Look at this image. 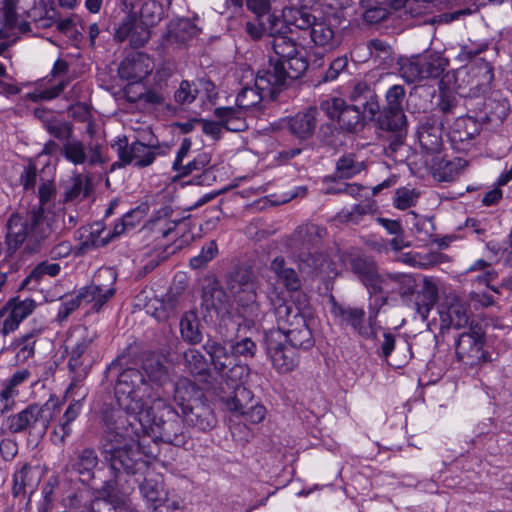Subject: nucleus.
<instances>
[{"instance_id":"55","label":"nucleus","mask_w":512,"mask_h":512,"mask_svg":"<svg viewBox=\"0 0 512 512\" xmlns=\"http://www.w3.org/2000/svg\"><path fill=\"white\" fill-rule=\"evenodd\" d=\"M265 97H269V95H266L264 91L257 89L256 86H245L240 90L236 97V106L240 108V110L248 111L249 109L259 105Z\"/></svg>"},{"instance_id":"61","label":"nucleus","mask_w":512,"mask_h":512,"mask_svg":"<svg viewBox=\"0 0 512 512\" xmlns=\"http://www.w3.org/2000/svg\"><path fill=\"white\" fill-rule=\"evenodd\" d=\"M473 77L479 78L476 87L484 92L490 88L492 81L494 80V71L490 63L482 61L475 67L471 68Z\"/></svg>"},{"instance_id":"32","label":"nucleus","mask_w":512,"mask_h":512,"mask_svg":"<svg viewBox=\"0 0 512 512\" xmlns=\"http://www.w3.org/2000/svg\"><path fill=\"white\" fill-rule=\"evenodd\" d=\"M36 308V302L31 298L21 300L19 297L11 299L7 303V314L4 309L0 310V319L4 317L3 330L4 335L14 332L20 323L28 317Z\"/></svg>"},{"instance_id":"11","label":"nucleus","mask_w":512,"mask_h":512,"mask_svg":"<svg viewBox=\"0 0 512 512\" xmlns=\"http://www.w3.org/2000/svg\"><path fill=\"white\" fill-rule=\"evenodd\" d=\"M303 74V62L296 59L291 66H287L269 57L267 65L257 72L254 84L274 99L288 85L289 80H296Z\"/></svg>"},{"instance_id":"64","label":"nucleus","mask_w":512,"mask_h":512,"mask_svg":"<svg viewBox=\"0 0 512 512\" xmlns=\"http://www.w3.org/2000/svg\"><path fill=\"white\" fill-rule=\"evenodd\" d=\"M371 58L379 60V62H387L392 59V47L384 40L371 39L367 42Z\"/></svg>"},{"instance_id":"45","label":"nucleus","mask_w":512,"mask_h":512,"mask_svg":"<svg viewBox=\"0 0 512 512\" xmlns=\"http://www.w3.org/2000/svg\"><path fill=\"white\" fill-rule=\"evenodd\" d=\"M245 113L246 111L240 110L238 107H217L214 110L215 117L226 130L232 132H241L248 127Z\"/></svg>"},{"instance_id":"34","label":"nucleus","mask_w":512,"mask_h":512,"mask_svg":"<svg viewBox=\"0 0 512 512\" xmlns=\"http://www.w3.org/2000/svg\"><path fill=\"white\" fill-rule=\"evenodd\" d=\"M273 53L269 55L270 58L283 62L287 66H291L294 60L303 62L304 72L308 69V62L304 54L298 49L297 43L290 37L277 34L273 35L271 41Z\"/></svg>"},{"instance_id":"24","label":"nucleus","mask_w":512,"mask_h":512,"mask_svg":"<svg viewBox=\"0 0 512 512\" xmlns=\"http://www.w3.org/2000/svg\"><path fill=\"white\" fill-rule=\"evenodd\" d=\"M11 5L18 16V23L29 21L24 17L36 23L38 27L49 28L56 19V9L53 6L48 7L44 0H15ZM31 28L29 27V32Z\"/></svg>"},{"instance_id":"5","label":"nucleus","mask_w":512,"mask_h":512,"mask_svg":"<svg viewBox=\"0 0 512 512\" xmlns=\"http://www.w3.org/2000/svg\"><path fill=\"white\" fill-rule=\"evenodd\" d=\"M149 423H145L144 435L157 438L174 446H184L189 439L184 429V418L164 399H155L146 409Z\"/></svg>"},{"instance_id":"46","label":"nucleus","mask_w":512,"mask_h":512,"mask_svg":"<svg viewBox=\"0 0 512 512\" xmlns=\"http://www.w3.org/2000/svg\"><path fill=\"white\" fill-rule=\"evenodd\" d=\"M285 342L295 349L308 350L314 346V338L307 321L283 332Z\"/></svg>"},{"instance_id":"18","label":"nucleus","mask_w":512,"mask_h":512,"mask_svg":"<svg viewBox=\"0 0 512 512\" xmlns=\"http://www.w3.org/2000/svg\"><path fill=\"white\" fill-rule=\"evenodd\" d=\"M264 344L271 365L279 374H288L298 367L299 351L285 342L281 331L266 332Z\"/></svg>"},{"instance_id":"28","label":"nucleus","mask_w":512,"mask_h":512,"mask_svg":"<svg viewBox=\"0 0 512 512\" xmlns=\"http://www.w3.org/2000/svg\"><path fill=\"white\" fill-rule=\"evenodd\" d=\"M416 287L415 279L406 273H385L380 274L372 294L385 295V299L392 294L402 297L412 295Z\"/></svg>"},{"instance_id":"12","label":"nucleus","mask_w":512,"mask_h":512,"mask_svg":"<svg viewBox=\"0 0 512 512\" xmlns=\"http://www.w3.org/2000/svg\"><path fill=\"white\" fill-rule=\"evenodd\" d=\"M399 73L408 84L442 76L449 60L438 52H425L410 58L400 59Z\"/></svg>"},{"instance_id":"35","label":"nucleus","mask_w":512,"mask_h":512,"mask_svg":"<svg viewBox=\"0 0 512 512\" xmlns=\"http://www.w3.org/2000/svg\"><path fill=\"white\" fill-rule=\"evenodd\" d=\"M31 377V372L24 368L14 372L6 379L0 390V415L13 409L15 399L19 396V386L27 382Z\"/></svg>"},{"instance_id":"63","label":"nucleus","mask_w":512,"mask_h":512,"mask_svg":"<svg viewBox=\"0 0 512 512\" xmlns=\"http://www.w3.org/2000/svg\"><path fill=\"white\" fill-rule=\"evenodd\" d=\"M0 9L4 11V25L6 28L17 29L21 33H26L29 30L27 22L18 23V16L11 5V0H0Z\"/></svg>"},{"instance_id":"22","label":"nucleus","mask_w":512,"mask_h":512,"mask_svg":"<svg viewBox=\"0 0 512 512\" xmlns=\"http://www.w3.org/2000/svg\"><path fill=\"white\" fill-rule=\"evenodd\" d=\"M144 215L145 209L140 206L129 210L115 223L113 230L109 231L105 236H101L100 231H92L81 243L82 248L89 250L107 245L113 238L135 228L144 218Z\"/></svg>"},{"instance_id":"15","label":"nucleus","mask_w":512,"mask_h":512,"mask_svg":"<svg viewBox=\"0 0 512 512\" xmlns=\"http://www.w3.org/2000/svg\"><path fill=\"white\" fill-rule=\"evenodd\" d=\"M283 19L288 26H295L300 30L310 29L311 40L319 47L332 49L337 44L331 25L325 21L317 22L310 11L283 9Z\"/></svg>"},{"instance_id":"43","label":"nucleus","mask_w":512,"mask_h":512,"mask_svg":"<svg viewBox=\"0 0 512 512\" xmlns=\"http://www.w3.org/2000/svg\"><path fill=\"white\" fill-rule=\"evenodd\" d=\"M172 209L169 206L162 207L154 213L152 218L147 223L146 227L149 229L156 238H168L172 235L178 222L171 220Z\"/></svg>"},{"instance_id":"21","label":"nucleus","mask_w":512,"mask_h":512,"mask_svg":"<svg viewBox=\"0 0 512 512\" xmlns=\"http://www.w3.org/2000/svg\"><path fill=\"white\" fill-rule=\"evenodd\" d=\"M485 333L480 324L469 325L467 331L460 333L455 343L457 360L464 365L474 367L487 360L484 350Z\"/></svg>"},{"instance_id":"42","label":"nucleus","mask_w":512,"mask_h":512,"mask_svg":"<svg viewBox=\"0 0 512 512\" xmlns=\"http://www.w3.org/2000/svg\"><path fill=\"white\" fill-rule=\"evenodd\" d=\"M482 129V124L473 117L461 116L458 117L451 126L449 137L451 142L465 143L473 140L479 135Z\"/></svg>"},{"instance_id":"10","label":"nucleus","mask_w":512,"mask_h":512,"mask_svg":"<svg viewBox=\"0 0 512 512\" xmlns=\"http://www.w3.org/2000/svg\"><path fill=\"white\" fill-rule=\"evenodd\" d=\"M116 152L121 166L134 164L137 168H145L152 165L158 156H166L170 153L172 146L167 142L145 144L135 140L128 143L126 136H118L111 144Z\"/></svg>"},{"instance_id":"40","label":"nucleus","mask_w":512,"mask_h":512,"mask_svg":"<svg viewBox=\"0 0 512 512\" xmlns=\"http://www.w3.org/2000/svg\"><path fill=\"white\" fill-rule=\"evenodd\" d=\"M365 168V163L358 160L356 154L345 153L336 161L334 173L330 176H326L324 181L334 182L337 180L352 179L365 170Z\"/></svg>"},{"instance_id":"30","label":"nucleus","mask_w":512,"mask_h":512,"mask_svg":"<svg viewBox=\"0 0 512 512\" xmlns=\"http://www.w3.org/2000/svg\"><path fill=\"white\" fill-rule=\"evenodd\" d=\"M153 70L151 58L144 52H131L120 63L118 74L121 79L137 83L146 78Z\"/></svg>"},{"instance_id":"25","label":"nucleus","mask_w":512,"mask_h":512,"mask_svg":"<svg viewBox=\"0 0 512 512\" xmlns=\"http://www.w3.org/2000/svg\"><path fill=\"white\" fill-rule=\"evenodd\" d=\"M299 297L302 299H298V304L294 301L287 302L279 298L272 302L278 328L271 329L270 331H281L283 333L284 331L307 321L308 300L304 294L299 295Z\"/></svg>"},{"instance_id":"2","label":"nucleus","mask_w":512,"mask_h":512,"mask_svg":"<svg viewBox=\"0 0 512 512\" xmlns=\"http://www.w3.org/2000/svg\"><path fill=\"white\" fill-rule=\"evenodd\" d=\"M142 441L140 438L101 445L102 455L111 472V478L104 481L99 489L101 496L111 498L116 491L128 495L141 476L148 472L149 461L146 457L153 453L142 450Z\"/></svg>"},{"instance_id":"23","label":"nucleus","mask_w":512,"mask_h":512,"mask_svg":"<svg viewBox=\"0 0 512 512\" xmlns=\"http://www.w3.org/2000/svg\"><path fill=\"white\" fill-rule=\"evenodd\" d=\"M347 99L354 107L368 115V120L375 121L379 109L380 98L376 91V83L365 79L354 80L350 84Z\"/></svg>"},{"instance_id":"3","label":"nucleus","mask_w":512,"mask_h":512,"mask_svg":"<svg viewBox=\"0 0 512 512\" xmlns=\"http://www.w3.org/2000/svg\"><path fill=\"white\" fill-rule=\"evenodd\" d=\"M130 347L118 355L106 368L105 377L112 372L117 373L114 395L118 406L132 413L148 409L146 398L150 397L152 386L145 378L142 370L131 367Z\"/></svg>"},{"instance_id":"29","label":"nucleus","mask_w":512,"mask_h":512,"mask_svg":"<svg viewBox=\"0 0 512 512\" xmlns=\"http://www.w3.org/2000/svg\"><path fill=\"white\" fill-rule=\"evenodd\" d=\"M440 319V332L465 328L469 323V315L466 306L458 299H446L438 306Z\"/></svg>"},{"instance_id":"7","label":"nucleus","mask_w":512,"mask_h":512,"mask_svg":"<svg viewBox=\"0 0 512 512\" xmlns=\"http://www.w3.org/2000/svg\"><path fill=\"white\" fill-rule=\"evenodd\" d=\"M146 409L141 412L124 411L120 407L106 410L103 416L104 432L101 445L108 442H123L140 439L145 432V423H149Z\"/></svg>"},{"instance_id":"59","label":"nucleus","mask_w":512,"mask_h":512,"mask_svg":"<svg viewBox=\"0 0 512 512\" xmlns=\"http://www.w3.org/2000/svg\"><path fill=\"white\" fill-rule=\"evenodd\" d=\"M64 157L74 165L84 164L87 160V154L83 143L79 140H68L62 147Z\"/></svg>"},{"instance_id":"19","label":"nucleus","mask_w":512,"mask_h":512,"mask_svg":"<svg viewBox=\"0 0 512 512\" xmlns=\"http://www.w3.org/2000/svg\"><path fill=\"white\" fill-rule=\"evenodd\" d=\"M320 109L330 120L337 122L340 130L348 133L360 131L368 119V115L362 110L338 97L322 101Z\"/></svg>"},{"instance_id":"20","label":"nucleus","mask_w":512,"mask_h":512,"mask_svg":"<svg viewBox=\"0 0 512 512\" xmlns=\"http://www.w3.org/2000/svg\"><path fill=\"white\" fill-rule=\"evenodd\" d=\"M219 374L225 379L228 389L232 390L229 394L220 396L226 409L245 407L252 399V391L244 386V381L249 375V367L236 359L234 364L229 365L223 373Z\"/></svg>"},{"instance_id":"49","label":"nucleus","mask_w":512,"mask_h":512,"mask_svg":"<svg viewBox=\"0 0 512 512\" xmlns=\"http://www.w3.org/2000/svg\"><path fill=\"white\" fill-rule=\"evenodd\" d=\"M180 333L182 339L191 345H197L202 341L203 335L200 330V321L194 310L185 312L181 317Z\"/></svg>"},{"instance_id":"51","label":"nucleus","mask_w":512,"mask_h":512,"mask_svg":"<svg viewBox=\"0 0 512 512\" xmlns=\"http://www.w3.org/2000/svg\"><path fill=\"white\" fill-rule=\"evenodd\" d=\"M467 165V161L460 157L452 160H442L439 162L434 172V177L441 182H453L459 177Z\"/></svg>"},{"instance_id":"8","label":"nucleus","mask_w":512,"mask_h":512,"mask_svg":"<svg viewBox=\"0 0 512 512\" xmlns=\"http://www.w3.org/2000/svg\"><path fill=\"white\" fill-rule=\"evenodd\" d=\"M97 339L96 331L84 327L75 343L66 346V350H69L67 367L71 379L70 388L79 386L97 361Z\"/></svg>"},{"instance_id":"62","label":"nucleus","mask_w":512,"mask_h":512,"mask_svg":"<svg viewBox=\"0 0 512 512\" xmlns=\"http://www.w3.org/2000/svg\"><path fill=\"white\" fill-rule=\"evenodd\" d=\"M231 412H236L245 417V419L251 423H259L261 422L266 415V408L264 405L254 402V396L252 395V399L245 405V407H239V409H228Z\"/></svg>"},{"instance_id":"17","label":"nucleus","mask_w":512,"mask_h":512,"mask_svg":"<svg viewBox=\"0 0 512 512\" xmlns=\"http://www.w3.org/2000/svg\"><path fill=\"white\" fill-rule=\"evenodd\" d=\"M330 312L335 324L341 329L351 330L366 339L374 335L373 322L377 313L369 315L367 318L363 307L341 304L335 301L334 298L331 301Z\"/></svg>"},{"instance_id":"58","label":"nucleus","mask_w":512,"mask_h":512,"mask_svg":"<svg viewBox=\"0 0 512 512\" xmlns=\"http://www.w3.org/2000/svg\"><path fill=\"white\" fill-rule=\"evenodd\" d=\"M183 361L186 369L192 375H205L208 372L207 361L204 355L197 349H187L183 353Z\"/></svg>"},{"instance_id":"53","label":"nucleus","mask_w":512,"mask_h":512,"mask_svg":"<svg viewBox=\"0 0 512 512\" xmlns=\"http://www.w3.org/2000/svg\"><path fill=\"white\" fill-rule=\"evenodd\" d=\"M142 372L151 385L163 386L169 381L168 368L159 359H146Z\"/></svg>"},{"instance_id":"39","label":"nucleus","mask_w":512,"mask_h":512,"mask_svg":"<svg viewBox=\"0 0 512 512\" xmlns=\"http://www.w3.org/2000/svg\"><path fill=\"white\" fill-rule=\"evenodd\" d=\"M41 332L42 329L34 328L13 339L8 350L14 353L16 363L23 364L34 357L35 345Z\"/></svg>"},{"instance_id":"56","label":"nucleus","mask_w":512,"mask_h":512,"mask_svg":"<svg viewBox=\"0 0 512 512\" xmlns=\"http://www.w3.org/2000/svg\"><path fill=\"white\" fill-rule=\"evenodd\" d=\"M255 285H257L256 278L250 269H237L227 280V287L231 293H240L243 289Z\"/></svg>"},{"instance_id":"9","label":"nucleus","mask_w":512,"mask_h":512,"mask_svg":"<svg viewBox=\"0 0 512 512\" xmlns=\"http://www.w3.org/2000/svg\"><path fill=\"white\" fill-rule=\"evenodd\" d=\"M194 391L195 384L187 378H181L174 384V398L181 400L184 422L194 430L206 433L216 427L218 420L210 404L199 400L185 403V395Z\"/></svg>"},{"instance_id":"1","label":"nucleus","mask_w":512,"mask_h":512,"mask_svg":"<svg viewBox=\"0 0 512 512\" xmlns=\"http://www.w3.org/2000/svg\"><path fill=\"white\" fill-rule=\"evenodd\" d=\"M57 191L53 180H43L38 188L39 203L25 215L12 213L6 222L4 249L6 257L13 256L21 247L27 254H37L48 247L57 233L59 223L64 222V208L50 207Z\"/></svg>"},{"instance_id":"38","label":"nucleus","mask_w":512,"mask_h":512,"mask_svg":"<svg viewBox=\"0 0 512 512\" xmlns=\"http://www.w3.org/2000/svg\"><path fill=\"white\" fill-rule=\"evenodd\" d=\"M136 484L151 510L152 506L161 501L167 493L162 475L150 471L149 467L148 472H145Z\"/></svg>"},{"instance_id":"47","label":"nucleus","mask_w":512,"mask_h":512,"mask_svg":"<svg viewBox=\"0 0 512 512\" xmlns=\"http://www.w3.org/2000/svg\"><path fill=\"white\" fill-rule=\"evenodd\" d=\"M60 270L61 267L58 263H50L47 260L42 261L30 271L23 280L21 288L35 290L45 277H56L60 273Z\"/></svg>"},{"instance_id":"60","label":"nucleus","mask_w":512,"mask_h":512,"mask_svg":"<svg viewBox=\"0 0 512 512\" xmlns=\"http://www.w3.org/2000/svg\"><path fill=\"white\" fill-rule=\"evenodd\" d=\"M420 193L409 187H400L396 189L393 198V206L399 210H406L414 207L419 199Z\"/></svg>"},{"instance_id":"31","label":"nucleus","mask_w":512,"mask_h":512,"mask_svg":"<svg viewBox=\"0 0 512 512\" xmlns=\"http://www.w3.org/2000/svg\"><path fill=\"white\" fill-rule=\"evenodd\" d=\"M99 462L96 451L92 448H85L75 452L70 457L66 468L71 474H76L83 484L90 485L94 479L95 468Z\"/></svg>"},{"instance_id":"14","label":"nucleus","mask_w":512,"mask_h":512,"mask_svg":"<svg viewBox=\"0 0 512 512\" xmlns=\"http://www.w3.org/2000/svg\"><path fill=\"white\" fill-rule=\"evenodd\" d=\"M126 15L115 29L114 39L118 42L129 41L134 48L142 47L150 38L148 26L141 19V0H123Z\"/></svg>"},{"instance_id":"52","label":"nucleus","mask_w":512,"mask_h":512,"mask_svg":"<svg viewBox=\"0 0 512 512\" xmlns=\"http://www.w3.org/2000/svg\"><path fill=\"white\" fill-rule=\"evenodd\" d=\"M229 297L222 287L216 284H209L203 288L202 305L207 310L220 311L226 309Z\"/></svg>"},{"instance_id":"44","label":"nucleus","mask_w":512,"mask_h":512,"mask_svg":"<svg viewBox=\"0 0 512 512\" xmlns=\"http://www.w3.org/2000/svg\"><path fill=\"white\" fill-rule=\"evenodd\" d=\"M270 270L275 274L277 281L288 291L298 292L300 290L302 283L297 272L287 266L282 256H277L272 260Z\"/></svg>"},{"instance_id":"36","label":"nucleus","mask_w":512,"mask_h":512,"mask_svg":"<svg viewBox=\"0 0 512 512\" xmlns=\"http://www.w3.org/2000/svg\"><path fill=\"white\" fill-rule=\"evenodd\" d=\"M318 110L310 107L304 112H299L287 120L288 131L300 141L310 139L317 126Z\"/></svg>"},{"instance_id":"6","label":"nucleus","mask_w":512,"mask_h":512,"mask_svg":"<svg viewBox=\"0 0 512 512\" xmlns=\"http://www.w3.org/2000/svg\"><path fill=\"white\" fill-rule=\"evenodd\" d=\"M59 411L58 400L50 398L44 404L31 403L21 411L9 415L4 420V425L11 434L43 436Z\"/></svg>"},{"instance_id":"16","label":"nucleus","mask_w":512,"mask_h":512,"mask_svg":"<svg viewBox=\"0 0 512 512\" xmlns=\"http://www.w3.org/2000/svg\"><path fill=\"white\" fill-rule=\"evenodd\" d=\"M385 103L379 109L375 119L381 130L403 131L408 126L407 117L404 112V100L406 90L403 85L395 84L389 87L385 93Z\"/></svg>"},{"instance_id":"48","label":"nucleus","mask_w":512,"mask_h":512,"mask_svg":"<svg viewBox=\"0 0 512 512\" xmlns=\"http://www.w3.org/2000/svg\"><path fill=\"white\" fill-rule=\"evenodd\" d=\"M82 406L83 405L80 400L73 401L68 405L59 421V424L53 431V436L58 438L59 443L64 444L66 438L72 434V423L80 415Z\"/></svg>"},{"instance_id":"27","label":"nucleus","mask_w":512,"mask_h":512,"mask_svg":"<svg viewBox=\"0 0 512 512\" xmlns=\"http://www.w3.org/2000/svg\"><path fill=\"white\" fill-rule=\"evenodd\" d=\"M443 122L435 114L424 116L417 129V136L421 147L428 154H435L441 151L443 145L442 133Z\"/></svg>"},{"instance_id":"54","label":"nucleus","mask_w":512,"mask_h":512,"mask_svg":"<svg viewBox=\"0 0 512 512\" xmlns=\"http://www.w3.org/2000/svg\"><path fill=\"white\" fill-rule=\"evenodd\" d=\"M257 285L243 289L240 293H231L236 302L243 307L245 317H257L259 305L257 303Z\"/></svg>"},{"instance_id":"4","label":"nucleus","mask_w":512,"mask_h":512,"mask_svg":"<svg viewBox=\"0 0 512 512\" xmlns=\"http://www.w3.org/2000/svg\"><path fill=\"white\" fill-rule=\"evenodd\" d=\"M326 228L305 223L298 226L290 237L289 248L299 269L307 274H328L332 262L329 256L321 250Z\"/></svg>"},{"instance_id":"57","label":"nucleus","mask_w":512,"mask_h":512,"mask_svg":"<svg viewBox=\"0 0 512 512\" xmlns=\"http://www.w3.org/2000/svg\"><path fill=\"white\" fill-rule=\"evenodd\" d=\"M377 210L375 201L355 204L351 210H342L340 217L348 224L358 225L366 215H373Z\"/></svg>"},{"instance_id":"26","label":"nucleus","mask_w":512,"mask_h":512,"mask_svg":"<svg viewBox=\"0 0 512 512\" xmlns=\"http://www.w3.org/2000/svg\"><path fill=\"white\" fill-rule=\"evenodd\" d=\"M379 357L394 368L405 366L412 357L411 346L408 341L397 339L391 332L383 333V341L377 350Z\"/></svg>"},{"instance_id":"33","label":"nucleus","mask_w":512,"mask_h":512,"mask_svg":"<svg viewBox=\"0 0 512 512\" xmlns=\"http://www.w3.org/2000/svg\"><path fill=\"white\" fill-rule=\"evenodd\" d=\"M61 199L63 205L77 204L92 194L93 185L90 178L82 173H74L67 180L61 182Z\"/></svg>"},{"instance_id":"50","label":"nucleus","mask_w":512,"mask_h":512,"mask_svg":"<svg viewBox=\"0 0 512 512\" xmlns=\"http://www.w3.org/2000/svg\"><path fill=\"white\" fill-rule=\"evenodd\" d=\"M199 29L189 19H180L169 25L167 41L169 43L185 44L195 38Z\"/></svg>"},{"instance_id":"37","label":"nucleus","mask_w":512,"mask_h":512,"mask_svg":"<svg viewBox=\"0 0 512 512\" xmlns=\"http://www.w3.org/2000/svg\"><path fill=\"white\" fill-rule=\"evenodd\" d=\"M350 267L359 281L367 288L369 294L372 295V290L375 289L380 276L376 262L371 257L357 255L350 259Z\"/></svg>"},{"instance_id":"41","label":"nucleus","mask_w":512,"mask_h":512,"mask_svg":"<svg viewBox=\"0 0 512 512\" xmlns=\"http://www.w3.org/2000/svg\"><path fill=\"white\" fill-rule=\"evenodd\" d=\"M203 349L209 355L211 364L218 373H223L225 368L234 364L236 360L232 349L225 343L209 338L203 345Z\"/></svg>"},{"instance_id":"13","label":"nucleus","mask_w":512,"mask_h":512,"mask_svg":"<svg viewBox=\"0 0 512 512\" xmlns=\"http://www.w3.org/2000/svg\"><path fill=\"white\" fill-rule=\"evenodd\" d=\"M117 274L111 268H100L91 284L78 290L83 306H89L87 313H100L116 294Z\"/></svg>"}]
</instances>
